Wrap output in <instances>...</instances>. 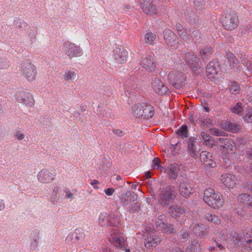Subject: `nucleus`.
Returning a JSON list of instances; mask_svg holds the SVG:
<instances>
[{"instance_id": "f257e3e1", "label": "nucleus", "mask_w": 252, "mask_h": 252, "mask_svg": "<svg viewBox=\"0 0 252 252\" xmlns=\"http://www.w3.org/2000/svg\"><path fill=\"white\" fill-rule=\"evenodd\" d=\"M159 185L157 202L163 207H167L176 197L177 193L175 187L166 185L163 181L159 182Z\"/></svg>"}, {"instance_id": "f03ea898", "label": "nucleus", "mask_w": 252, "mask_h": 252, "mask_svg": "<svg viewBox=\"0 0 252 252\" xmlns=\"http://www.w3.org/2000/svg\"><path fill=\"white\" fill-rule=\"evenodd\" d=\"M203 200L209 206L214 209H218L222 206L224 199L222 196L211 188H207L204 190Z\"/></svg>"}, {"instance_id": "7ed1b4c3", "label": "nucleus", "mask_w": 252, "mask_h": 252, "mask_svg": "<svg viewBox=\"0 0 252 252\" xmlns=\"http://www.w3.org/2000/svg\"><path fill=\"white\" fill-rule=\"evenodd\" d=\"M20 73L28 81H32L36 76V67L31 61L25 60L21 65Z\"/></svg>"}, {"instance_id": "20e7f679", "label": "nucleus", "mask_w": 252, "mask_h": 252, "mask_svg": "<svg viewBox=\"0 0 252 252\" xmlns=\"http://www.w3.org/2000/svg\"><path fill=\"white\" fill-rule=\"evenodd\" d=\"M223 27L227 30H233L235 29L239 23L236 14L233 11L229 10L223 14L221 18Z\"/></svg>"}, {"instance_id": "39448f33", "label": "nucleus", "mask_w": 252, "mask_h": 252, "mask_svg": "<svg viewBox=\"0 0 252 252\" xmlns=\"http://www.w3.org/2000/svg\"><path fill=\"white\" fill-rule=\"evenodd\" d=\"M63 50L65 55L70 59L80 57L83 54L79 46L69 41H65L63 43Z\"/></svg>"}, {"instance_id": "423d86ee", "label": "nucleus", "mask_w": 252, "mask_h": 252, "mask_svg": "<svg viewBox=\"0 0 252 252\" xmlns=\"http://www.w3.org/2000/svg\"><path fill=\"white\" fill-rule=\"evenodd\" d=\"M185 61L189 67L196 74L201 71V63L199 59L193 53H188L185 55Z\"/></svg>"}, {"instance_id": "0eeeda50", "label": "nucleus", "mask_w": 252, "mask_h": 252, "mask_svg": "<svg viewBox=\"0 0 252 252\" xmlns=\"http://www.w3.org/2000/svg\"><path fill=\"white\" fill-rule=\"evenodd\" d=\"M168 79L169 83L176 89L181 88L185 80L184 74L178 70L170 72L168 75Z\"/></svg>"}, {"instance_id": "6e6552de", "label": "nucleus", "mask_w": 252, "mask_h": 252, "mask_svg": "<svg viewBox=\"0 0 252 252\" xmlns=\"http://www.w3.org/2000/svg\"><path fill=\"white\" fill-rule=\"evenodd\" d=\"M156 225L158 229L164 233L170 234L173 232V226L168 224L166 222V217L164 215H160L156 219Z\"/></svg>"}, {"instance_id": "1a4fd4ad", "label": "nucleus", "mask_w": 252, "mask_h": 252, "mask_svg": "<svg viewBox=\"0 0 252 252\" xmlns=\"http://www.w3.org/2000/svg\"><path fill=\"white\" fill-rule=\"evenodd\" d=\"M194 186L189 180L186 179L179 186L180 193L186 198L189 197L194 191Z\"/></svg>"}, {"instance_id": "9d476101", "label": "nucleus", "mask_w": 252, "mask_h": 252, "mask_svg": "<svg viewBox=\"0 0 252 252\" xmlns=\"http://www.w3.org/2000/svg\"><path fill=\"white\" fill-rule=\"evenodd\" d=\"M161 241L160 237L156 234V232L152 231L147 233L145 239V246L147 248L150 249L156 247Z\"/></svg>"}, {"instance_id": "9b49d317", "label": "nucleus", "mask_w": 252, "mask_h": 252, "mask_svg": "<svg viewBox=\"0 0 252 252\" xmlns=\"http://www.w3.org/2000/svg\"><path fill=\"white\" fill-rule=\"evenodd\" d=\"M163 38L166 43L171 47H177L179 43L176 35L171 30L165 29L163 32Z\"/></svg>"}, {"instance_id": "f8f14e48", "label": "nucleus", "mask_w": 252, "mask_h": 252, "mask_svg": "<svg viewBox=\"0 0 252 252\" xmlns=\"http://www.w3.org/2000/svg\"><path fill=\"white\" fill-rule=\"evenodd\" d=\"M220 180L226 187L231 189L234 188L238 182L235 176L231 173L222 174Z\"/></svg>"}, {"instance_id": "ddd939ff", "label": "nucleus", "mask_w": 252, "mask_h": 252, "mask_svg": "<svg viewBox=\"0 0 252 252\" xmlns=\"http://www.w3.org/2000/svg\"><path fill=\"white\" fill-rule=\"evenodd\" d=\"M152 2L153 0H139L141 8L147 15H152L157 13V8Z\"/></svg>"}, {"instance_id": "4468645a", "label": "nucleus", "mask_w": 252, "mask_h": 252, "mask_svg": "<svg viewBox=\"0 0 252 252\" xmlns=\"http://www.w3.org/2000/svg\"><path fill=\"white\" fill-rule=\"evenodd\" d=\"M17 99L28 106L32 107L34 104V100L32 95L25 91H22L18 94Z\"/></svg>"}, {"instance_id": "2eb2a0df", "label": "nucleus", "mask_w": 252, "mask_h": 252, "mask_svg": "<svg viewBox=\"0 0 252 252\" xmlns=\"http://www.w3.org/2000/svg\"><path fill=\"white\" fill-rule=\"evenodd\" d=\"M200 159L202 162L207 167L214 168L216 163L214 161L213 155L207 151H202L200 155Z\"/></svg>"}, {"instance_id": "dca6fc26", "label": "nucleus", "mask_w": 252, "mask_h": 252, "mask_svg": "<svg viewBox=\"0 0 252 252\" xmlns=\"http://www.w3.org/2000/svg\"><path fill=\"white\" fill-rule=\"evenodd\" d=\"M200 151V146L194 137L189 139L187 146V151L189 155L194 157L197 155Z\"/></svg>"}, {"instance_id": "f3484780", "label": "nucleus", "mask_w": 252, "mask_h": 252, "mask_svg": "<svg viewBox=\"0 0 252 252\" xmlns=\"http://www.w3.org/2000/svg\"><path fill=\"white\" fill-rule=\"evenodd\" d=\"M113 57L118 63H124L127 61V52L124 48H116L113 50Z\"/></svg>"}, {"instance_id": "a211bd4d", "label": "nucleus", "mask_w": 252, "mask_h": 252, "mask_svg": "<svg viewBox=\"0 0 252 252\" xmlns=\"http://www.w3.org/2000/svg\"><path fill=\"white\" fill-rule=\"evenodd\" d=\"M152 87L155 92L158 94H164L168 92V89L158 78H155L152 83Z\"/></svg>"}, {"instance_id": "6ab92c4d", "label": "nucleus", "mask_w": 252, "mask_h": 252, "mask_svg": "<svg viewBox=\"0 0 252 252\" xmlns=\"http://www.w3.org/2000/svg\"><path fill=\"white\" fill-rule=\"evenodd\" d=\"M55 175L47 169L41 170L37 174L39 182L42 183H48L54 180Z\"/></svg>"}, {"instance_id": "aec40b11", "label": "nucleus", "mask_w": 252, "mask_h": 252, "mask_svg": "<svg viewBox=\"0 0 252 252\" xmlns=\"http://www.w3.org/2000/svg\"><path fill=\"white\" fill-rule=\"evenodd\" d=\"M30 243L29 249L31 251H34L37 249L40 240V233L38 231H34L30 236Z\"/></svg>"}, {"instance_id": "412c9836", "label": "nucleus", "mask_w": 252, "mask_h": 252, "mask_svg": "<svg viewBox=\"0 0 252 252\" xmlns=\"http://www.w3.org/2000/svg\"><path fill=\"white\" fill-rule=\"evenodd\" d=\"M109 241L117 248H122L126 245V240L125 238L119 234L114 232L109 237Z\"/></svg>"}, {"instance_id": "4be33fe9", "label": "nucleus", "mask_w": 252, "mask_h": 252, "mask_svg": "<svg viewBox=\"0 0 252 252\" xmlns=\"http://www.w3.org/2000/svg\"><path fill=\"white\" fill-rule=\"evenodd\" d=\"M179 171V166L176 163L169 164L165 170V172L168 175V178L170 179H176L178 175Z\"/></svg>"}, {"instance_id": "5701e85b", "label": "nucleus", "mask_w": 252, "mask_h": 252, "mask_svg": "<svg viewBox=\"0 0 252 252\" xmlns=\"http://www.w3.org/2000/svg\"><path fill=\"white\" fill-rule=\"evenodd\" d=\"M219 70V64L217 62H210L206 66L207 75L210 77L215 78Z\"/></svg>"}, {"instance_id": "b1692460", "label": "nucleus", "mask_w": 252, "mask_h": 252, "mask_svg": "<svg viewBox=\"0 0 252 252\" xmlns=\"http://www.w3.org/2000/svg\"><path fill=\"white\" fill-rule=\"evenodd\" d=\"M141 65L149 72H152L155 69V65L151 57L146 56L140 62Z\"/></svg>"}, {"instance_id": "393cba45", "label": "nucleus", "mask_w": 252, "mask_h": 252, "mask_svg": "<svg viewBox=\"0 0 252 252\" xmlns=\"http://www.w3.org/2000/svg\"><path fill=\"white\" fill-rule=\"evenodd\" d=\"M221 149H225L227 152L228 150H232L233 148V142L229 138H219L217 141Z\"/></svg>"}, {"instance_id": "a878e982", "label": "nucleus", "mask_w": 252, "mask_h": 252, "mask_svg": "<svg viewBox=\"0 0 252 252\" xmlns=\"http://www.w3.org/2000/svg\"><path fill=\"white\" fill-rule=\"evenodd\" d=\"M190 227L194 233L199 237H204L207 233V228L202 224H195L190 225Z\"/></svg>"}, {"instance_id": "bb28decb", "label": "nucleus", "mask_w": 252, "mask_h": 252, "mask_svg": "<svg viewBox=\"0 0 252 252\" xmlns=\"http://www.w3.org/2000/svg\"><path fill=\"white\" fill-rule=\"evenodd\" d=\"M168 212L172 217H178L180 218L184 215L185 211V210L177 205H173L170 206Z\"/></svg>"}, {"instance_id": "cd10ccee", "label": "nucleus", "mask_w": 252, "mask_h": 252, "mask_svg": "<svg viewBox=\"0 0 252 252\" xmlns=\"http://www.w3.org/2000/svg\"><path fill=\"white\" fill-rule=\"evenodd\" d=\"M224 129L228 131L236 133L241 129V126L235 122L226 121L223 125Z\"/></svg>"}, {"instance_id": "c85d7f7f", "label": "nucleus", "mask_w": 252, "mask_h": 252, "mask_svg": "<svg viewBox=\"0 0 252 252\" xmlns=\"http://www.w3.org/2000/svg\"><path fill=\"white\" fill-rule=\"evenodd\" d=\"M226 56L227 58V62L228 63L231 68L235 67L239 68L240 67V66L238 65L239 63L238 60L232 53L227 52L226 54Z\"/></svg>"}, {"instance_id": "c756f323", "label": "nucleus", "mask_w": 252, "mask_h": 252, "mask_svg": "<svg viewBox=\"0 0 252 252\" xmlns=\"http://www.w3.org/2000/svg\"><path fill=\"white\" fill-rule=\"evenodd\" d=\"M110 217L111 216L106 212L101 213L98 219L99 224L101 226H109Z\"/></svg>"}, {"instance_id": "7c9ffc66", "label": "nucleus", "mask_w": 252, "mask_h": 252, "mask_svg": "<svg viewBox=\"0 0 252 252\" xmlns=\"http://www.w3.org/2000/svg\"><path fill=\"white\" fill-rule=\"evenodd\" d=\"M154 110L151 106H148L143 104L142 116L144 119H150L154 115Z\"/></svg>"}, {"instance_id": "2f4dec72", "label": "nucleus", "mask_w": 252, "mask_h": 252, "mask_svg": "<svg viewBox=\"0 0 252 252\" xmlns=\"http://www.w3.org/2000/svg\"><path fill=\"white\" fill-rule=\"evenodd\" d=\"M246 246L252 250V228L250 230H245L243 232Z\"/></svg>"}, {"instance_id": "473e14b6", "label": "nucleus", "mask_w": 252, "mask_h": 252, "mask_svg": "<svg viewBox=\"0 0 252 252\" xmlns=\"http://www.w3.org/2000/svg\"><path fill=\"white\" fill-rule=\"evenodd\" d=\"M239 199L243 204L249 207H252V197L246 193H243L240 195Z\"/></svg>"}, {"instance_id": "72a5a7b5", "label": "nucleus", "mask_w": 252, "mask_h": 252, "mask_svg": "<svg viewBox=\"0 0 252 252\" xmlns=\"http://www.w3.org/2000/svg\"><path fill=\"white\" fill-rule=\"evenodd\" d=\"M200 137L203 140V143L206 146L212 147L213 145V141L211 139V137L208 133L201 132L200 134Z\"/></svg>"}, {"instance_id": "f704fd0d", "label": "nucleus", "mask_w": 252, "mask_h": 252, "mask_svg": "<svg viewBox=\"0 0 252 252\" xmlns=\"http://www.w3.org/2000/svg\"><path fill=\"white\" fill-rule=\"evenodd\" d=\"M63 77L65 81L72 82L76 77V73L74 71L67 70L64 72Z\"/></svg>"}, {"instance_id": "c9c22d12", "label": "nucleus", "mask_w": 252, "mask_h": 252, "mask_svg": "<svg viewBox=\"0 0 252 252\" xmlns=\"http://www.w3.org/2000/svg\"><path fill=\"white\" fill-rule=\"evenodd\" d=\"M201 247L198 243L192 241L187 247L186 252H199Z\"/></svg>"}, {"instance_id": "e433bc0d", "label": "nucleus", "mask_w": 252, "mask_h": 252, "mask_svg": "<svg viewBox=\"0 0 252 252\" xmlns=\"http://www.w3.org/2000/svg\"><path fill=\"white\" fill-rule=\"evenodd\" d=\"M189 41H196L200 38V32L198 29H192L189 31Z\"/></svg>"}, {"instance_id": "4c0bfd02", "label": "nucleus", "mask_w": 252, "mask_h": 252, "mask_svg": "<svg viewBox=\"0 0 252 252\" xmlns=\"http://www.w3.org/2000/svg\"><path fill=\"white\" fill-rule=\"evenodd\" d=\"M143 104L138 103L133 107V113L137 118H140L142 116Z\"/></svg>"}, {"instance_id": "58836bf2", "label": "nucleus", "mask_w": 252, "mask_h": 252, "mask_svg": "<svg viewBox=\"0 0 252 252\" xmlns=\"http://www.w3.org/2000/svg\"><path fill=\"white\" fill-rule=\"evenodd\" d=\"M156 38V34L150 32H147L144 36L145 42L149 44H152Z\"/></svg>"}, {"instance_id": "ea45409f", "label": "nucleus", "mask_w": 252, "mask_h": 252, "mask_svg": "<svg viewBox=\"0 0 252 252\" xmlns=\"http://www.w3.org/2000/svg\"><path fill=\"white\" fill-rule=\"evenodd\" d=\"M205 219L208 221L215 224H219L220 222V220L215 215L207 214L205 215Z\"/></svg>"}, {"instance_id": "a19ab883", "label": "nucleus", "mask_w": 252, "mask_h": 252, "mask_svg": "<svg viewBox=\"0 0 252 252\" xmlns=\"http://www.w3.org/2000/svg\"><path fill=\"white\" fill-rule=\"evenodd\" d=\"M243 107L241 102H237L236 104L231 108V110L233 113L241 115L243 112Z\"/></svg>"}, {"instance_id": "79ce46f5", "label": "nucleus", "mask_w": 252, "mask_h": 252, "mask_svg": "<svg viewBox=\"0 0 252 252\" xmlns=\"http://www.w3.org/2000/svg\"><path fill=\"white\" fill-rule=\"evenodd\" d=\"M213 52V48L211 46H206L202 48L200 51V55L203 57H208Z\"/></svg>"}, {"instance_id": "37998d69", "label": "nucleus", "mask_w": 252, "mask_h": 252, "mask_svg": "<svg viewBox=\"0 0 252 252\" xmlns=\"http://www.w3.org/2000/svg\"><path fill=\"white\" fill-rule=\"evenodd\" d=\"M229 91L232 94H237L240 89L238 84L235 81H230L229 84Z\"/></svg>"}, {"instance_id": "c03bdc74", "label": "nucleus", "mask_w": 252, "mask_h": 252, "mask_svg": "<svg viewBox=\"0 0 252 252\" xmlns=\"http://www.w3.org/2000/svg\"><path fill=\"white\" fill-rule=\"evenodd\" d=\"M177 133L178 135L182 137H187L188 136L187 126L186 125L182 126L178 130Z\"/></svg>"}, {"instance_id": "a18cd8bd", "label": "nucleus", "mask_w": 252, "mask_h": 252, "mask_svg": "<svg viewBox=\"0 0 252 252\" xmlns=\"http://www.w3.org/2000/svg\"><path fill=\"white\" fill-rule=\"evenodd\" d=\"M13 24L16 28H27L28 27V24L20 19L14 20Z\"/></svg>"}, {"instance_id": "49530a36", "label": "nucleus", "mask_w": 252, "mask_h": 252, "mask_svg": "<svg viewBox=\"0 0 252 252\" xmlns=\"http://www.w3.org/2000/svg\"><path fill=\"white\" fill-rule=\"evenodd\" d=\"M9 66L8 61L5 58L0 57V69L7 68Z\"/></svg>"}, {"instance_id": "de8ad7c7", "label": "nucleus", "mask_w": 252, "mask_h": 252, "mask_svg": "<svg viewBox=\"0 0 252 252\" xmlns=\"http://www.w3.org/2000/svg\"><path fill=\"white\" fill-rule=\"evenodd\" d=\"M244 121L247 123H252V109L249 108L247 110L246 115L244 117Z\"/></svg>"}, {"instance_id": "09e8293b", "label": "nucleus", "mask_w": 252, "mask_h": 252, "mask_svg": "<svg viewBox=\"0 0 252 252\" xmlns=\"http://www.w3.org/2000/svg\"><path fill=\"white\" fill-rule=\"evenodd\" d=\"M126 194L127 196L129 198V201H130V202L135 201L138 198V195L133 191H128L126 192Z\"/></svg>"}, {"instance_id": "8fccbe9b", "label": "nucleus", "mask_w": 252, "mask_h": 252, "mask_svg": "<svg viewBox=\"0 0 252 252\" xmlns=\"http://www.w3.org/2000/svg\"><path fill=\"white\" fill-rule=\"evenodd\" d=\"M231 236L232 237L231 240L234 242V244L236 245H239L240 242V237L239 234L236 232L232 233L231 234Z\"/></svg>"}, {"instance_id": "3c124183", "label": "nucleus", "mask_w": 252, "mask_h": 252, "mask_svg": "<svg viewBox=\"0 0 252 252\" xmlns=\"http://www.w3.org/2000/svg\"><path fill=\"white\" fill-rule=\"evenodd\" d=\"M180 38H181L183 40L189 41V35L188 34L187 32L183 30L181 32L178 33Z\"/></svg>"}, {"instance_id": "603ef678", "label": "nucleus", "mask_w": 252, "mask_h": 252, "mask_svg": "<svg viewBox=\"0 0 252 252\" xmlns=\"http://www.w3.org/2000/svg\"><path fill=\"white\" fill-rule=\"evenodd\" d=\"M194 5L197 9H201L204 5L203 0H194Z\"/></svg>"}, {"instance_id": "864d4df0", "label": "nucleus", "mask_w": 252, "mask_h": 252, "mask_svg": "<svg viewBox=\"0 0 252 252\" xmlns=\"http://www.w3.org/2000/svg\"><path fill=\"white\" fill-rule=\"evenodd\" d=\"M137 87L136 85L134 84H131L130 83H126V88L127 92L129 93H132V91L135 90Z\"/></svg>"}, {"instance_id": "5fc2aeb1", "label": "nucleus", "mask_w": 252, "mask_h": 252, "mask_svg": "<svg viewBox=\"0 0 252 252\" xmlns=\"http://www.w3.org/2000/svg\"><path fill=\"white\" fill-rule=\"evenodd\" d=\"M121 203L124 206H126L131 203L130 201H129V198L127 196L126 193L122 196L121 198Z\"/></svg>"}, {"instance_id": "6e6d98bb", "label": "nucleus", "mask_w": 252, "mask_h": 252, "mask_svg": "<svg viewBox=\"0 0 252 252\" xmlns=\"http://www.w3.org/2000/svg\"><path fill=\"white\" fill-rule=\"evenodd\" d=\"M109 225L116 226L120 222L118 218L114 216L110 217V221Z\"/></svg>"}, {"instance_id": "4d7b16f0", "label": "nucleus", "mask_w": 252, "mask_h": 252, "mask_svg": "<svg viewBox=\"0 0 252 252\" xmlns=\"http://www.w3.org/2000/svg\"><path fill=\"white\" fill-rule=\"evenodd\" d=\"M160 160L158 158H155L152 161V168L158 169L159 166Z\"/></svg>"}, {"instance_id": "13d9d810", "label": "nucleus", "mask_w": 252, "mask_h": 252, "mask_svg": "<svg viewBox=\"0 0 252 252\" xmlns=\"http://www.w3.org/2000/svg\"><path fill=\"white\" fill-rule=\"evenodd\" d=\"M65 193V198L70 199L71 200L74 199L73 194L67 189H65L64 190Z\"/></svg>"}, {"instance_id": "bf43d9fd", "label": "nucleus", "mask_w": 252, "mask_h": 252, "mask_svg": "<svg viewBox=\"0 0 252 252\" xmlns=\"http://www.w3.org/2000/svg\"><path fill=\"white\" fill-rule=\"evenodd\" d=\"M181 239L184 240H188L189 238V234L186 231V230L183 229L181 232L180 234Z\"/></svg>"}, {"instance_id": "052dcab7", "label": "nucleus", "mask_w": 252, "mask_h": 252, "mask_svg": "<svg viewBox=\"0 0 252 252\" xmlns=\"http://www.w3.org/2000/svg\"><path fill=\"white\" fill-rule=\"evenodd\" d=\"M16 138L18 140H22L25 138V134L20 130H17L15 134Z\"/></svg>"}, {"instance_id": "680f3d73", "label": "nucleus", "mask_w": 252, "mask_h": 252, "mask_svg": "<svg viewBox=\"0 0 252 252\" xmlns=\"http://www.w3.org/2000/svg\"><path fill=\"white\" fill-rule=\"evenodd\" d=\"M211 130L212 133L216 136L221 135L223 133V132L221 130L217 129L216 128H213L211 129Z\"/></svg>"}, {"instance_id": "e2e57ef3", "label": "nucleus", "mask_w": 252, "mask_h": 252, "mask_svg": "<svg viewBox=\"0 0 252 252\" xmlns=\"http://www.w3.org/2000/svg\"><path fill=\"white\" fill-rule=\"evenodd\" d=\"M29 37L31 39L32 43H33L35 41V33L33 31H31L29 34Z\"/></svg>"}, {"instance_id": "0e129e2a", "label": "nucleus", "mask_w": 252, "mask_h": 252, "mask_svg": "<svg viewBox=\"0 0 252 252\" xmlns=\"http://www.w3.org/2000/svg\"><path fill=\"white\" fill-rule=\"evenodd\" d=\"M211 241L213 243H216L217 247L218 248H219L220 250H225L224 247L221 244L219 243L218 241H217L215 238H213L212 239Z\"/></svg>"}, {"instance_id": "69168bd1", "label": "nucleus", "mask_w": 252, "mask_h": 252, "mask_svg": "<svg viewBox=\"0 0 252 252\" xmlns=\"http://www.w3.org/2000/svg\"><path fill=\"white\" fill-rule=\"evenodd\" d=\"M115 191L113 188H108L104 190L105 193L108 196L112 195Z\"/></svg>"}, {"instance_id": "338daca9", "label": "nucleus", "mask_w": 252, "mask_h": 252, "mask_svg": "<svg viewBox=\"0 0 252 252\" xmlns=\"http://www.w3.org/2000/svg\"><path fill=\"white\" fill-rule=\"evenodd\" d=\"M113 133L120 137L122 136L125 134V132L123 130L118 129L114 130Z\"/></svg>"}, {"instance_id": "774afa93", "label": "nucleus", "mask_w": 252, "mask_h": 252, "mask_svg": "<svg viewBox=\"0 0 252 252\" xmlns=\"http://www.w3.org/2000/svg\"><path fill=\"white\" fill-rule=\"evenodd\" d=\"M234 213L237 214L238 217H242L245 215V212L241 208H238L237 210L234 211Z\"/></svg>"}]
</instances>
